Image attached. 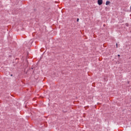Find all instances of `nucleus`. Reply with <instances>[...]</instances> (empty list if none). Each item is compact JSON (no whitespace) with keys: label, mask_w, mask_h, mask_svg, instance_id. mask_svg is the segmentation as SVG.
Here are the masks:
<instances>
[{"label":"nucleus","mask_w":131,"mask_h":131,"mask_svg":"<svg viewBox=\"0 0 131 131\" xmlns=\"http://www.w3.org/2000/svg\"><path fill=\"white\" fill-rule=\"evenodd\" d=\"M97 3L99 6H101L103 4V0H98Z\"/></svg>","instance_id":"nucleus-1"},{"label":"nucleus","mask_w":131,"mask_h":131,"mask_svg":"<svg viewBox=\"0 0 131 131\" xmlns=\"http://www.w3.org/2000/svg\"><path fill=\"white\" fill-rule=\"evenodd\" d=\"M109 4H110V2L107 1V2H106V6H108V5H109Z\"/></svg>","instance_id":"nucleus-2"},{"label":"nucleus","mask_w":131,"mask_h":131,"mask_svg":"<svg viewBox=\"0 0 131 131\" xmlns=\"http://www.w3.org/2000/svg\"><path fill=\"white\" fill-rule=\"evenodd\" d=\"M78 21H79V18H77V21L78 22Z\"/></svg>","instance_id":"nucleus-3"},{"label":"nucleus","mask_w":131,"mask_h":131,"mask_svg":"<svg viewBox=\"0 0 131 131\" xmlns=\"http://www.w3.org/2000/svg\"><path fill=\"white\" fill-rule=\"evenodd\" d=\"M116 48H118V44L116 43Z\"/></svg>","instance_id":"nucleus-4"},{"label":"nucleus","mask_w":131,"mask_h":131,"mask_svg":"<svg viewBox=\"0 0 131 131\" xmlns=\"http://www.w3.org/2000/svg\"><path fill=\"white\" fill-rule=\"evenodd\" d=\"M118 57H120V55H118Z\"/></svg>","instance_id":"nucleus-5"},{"label":"nucleus","mask_w":131,"mask_h":131,"mask_svg":"<svg viewBox=\"0 0 131 131\" xmlns=\"http://www.w3.org/2000/svg\"><path fill=\"white\" fill-rule=\"evenodd\" d=\"M11 76H13V75H11Z\"/></svg>","instance_id":"nucleus-6"},{"label":"nucleus","mask_w":131,"mask_h":131,"mask_svg":"<svg viewBox=\"0 0 131 131\" xmlns=\"http://www.w3.org/2000/svg\"><path fill=\"white\" fill-rule=\"evenodd\" d=\"M126 25L127 26V24H126Z\"/></svg>","instance_id":"nucleus-7"}]
</instances>
